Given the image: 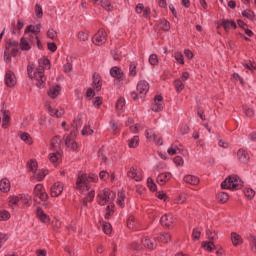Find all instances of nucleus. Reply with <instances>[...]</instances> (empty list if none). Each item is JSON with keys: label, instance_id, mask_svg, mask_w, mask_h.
Segmentation results:
<instances>
[{"label": "nucleus", "instance_id": "3", "mask_svg": "<svg viewBox=\"0 0 256 256\" xmlns=\"http://www.w3.org/2000/svg\"><path fill=\"white\" fill-rule=\"evenodd\" d=\"M81 126H82V121H81V118L78 117L72 125L73 129L71 130V133L64 135L66 146L71 148L74 151L78 149V144L76 143L75 139L78 134V128Z\"/></svg>", "mask_w": 256, "mask_h": 256}, {"label": "nucleus", "instance_id": "7", "mask_svg": "<svg viewBox=\"0 0 256 256\" xmlns=\"http://www.w3.org/2000/svg\"><path fill=\"white\" fill-rule=\"evenodd\" d=\"M97 46L103 45L107 41V33L104 30H99L92 39Z\"/></svg>", "mask_w": 256, "mask_h": 256}, {"label": "nucleus", "instance_id": "31", "mask_svg": "<svg viewBox=\"0 0 256 256\" xmlns=\"http://www.w3.org/2000/svg\"><path fill=\"white\" fill-rule=\"evenodd\" d=\"M51 147L55 151H59V149L61 148V139L59 137H55L51 142Z\"/></svg>", "mask_w": 256, "mask_h": 256}, {"label": "nucleus", "instance_id": "20", "mask_svg": "<svg viewBox=\"0 0 256 256\" xmlns=\"http://www.w3.org/2000/svg\"><path fill=\"white\" fill-rule=\"evenodd\" d=\"M9 202V206L13 209L17 208V207H21V201H20V196H11L8 199Z\"/></svg>", "mask_w": 256, "mask_h": 256}, {"label": "nucleus", "instance_id": "6", "mask_svg": "<svg viewBox=\"0 0 256 256\" xmlns=\"http://www.w3.org/2000/svg\"><path fill=\"white\" fill-rule=\"evenodd\" d=\"M18 51H19L18 43L16 41L10 40L9 42H7L6 50L4 53L5 61L10 62L11 61L10 54H12V56H16Z\"/></svg>", "mask_w": 256, "mask_h": 256}, {"label": "nucleus", "instance_id": "4", "mask_svg": "<svg viewBox=\"0 0 256 256\" xmlns=\"http://www.w3.org/2000/svg\"><path fill=\"white\" fill-rule=\"evenodd\" d=\"M115 197H116V194L113 191H111L109 189H105L98 194L97 201L102 206H104L106 204L114 205L113 201H114Z\"/></svg>", "mask_w": 256, "mask_h": 256}, {"label": "nucleus", "instance_id": "44", "mask_svg": "<svg viewBox=\"0 0 256 256\" xmlns=\"http://www.w3.org/2000/svg\"><path fill=\"white\" fill-rule=\"evenodd\" d=\"M242 16L245 17V18H247V19H249V20H253L254 17H255V14H254V12L251 11V10H244V11L242 12Z\"/></svg>", "mask_w": 256, "mask_h": 256}, {"label": "nucleus", "instance_id": "24", "mask_svg": "<svg viewBox=\"0 0 256 256\" xmlns=\"http://www.w3.org/2000/svg\"><path fill=\"white\" fill-rule=\"evenodd\" d=\"M110 74L112 77L117 78V79H122L124 77V74L119 67H113L110 70Z\"/></svg>", "mask_w": 256, "mask_h": 256}, {"label": "nucleus", "instance_id": "42", "mask_svg": "<svg viewBox=\"0 0 256 256\" xmlns=\"http://www.w3.org/2000/svg\"><path fill=\"white\" fill-rule=\"evenodd\" d=\"M171 240V235L169 233H162L160 235V238H158V241L162 243H168Z\"/></svg>", "mask_w": 256, "mask_h": 256}, {"label": "nucleus", "instance_id": "21", "mask_svg": "<svg viewBox=\"0 0 256 256\" xmlns=\"http://www.w3.org/2000/svg\"><path fill=\"white\" fill-rule=\"evenodd\" d=\"M237 159L242 163H247L249 161V154L243 149H240L237 151Z\"/></svg>", "mask_w": 256, "mask_h": 256}, {"label": "nucleus", "instance_id": "43", "mask_svg": "<svg viewBox=\"0 0 256 256\" xmlns=\"http://www.w3.org/2000/svg\"><path fill=\"white\" fill-rule=\"evenodd\" d=\"M243 193L248 199H253L255 196V191L253 189L246 188Z\"/></svg>", "mask_w": 256, "mask_h": 256}, {"label": "nucleus", "instance_id": "18", "mask_svg": "<svg viewBox=\"0 0 256 256\" xmlns=\"http://www.w3.org/2000/svg\"><path fill=\"white\" fill-rule=\"evenodd\" d=\"M146 138L150 141L156 142L158 145H162V139L158 138L157 135L152 130H146Z\"/></svg>", "mask_w": 256, "mask_h": 256}, {"label": "nucleus", "instance_id": "46", "mask_svg": "<svg viewBox=\"0 0 256 256\" xmlns=\"http://www.w3.org/2000/svg\"><path fill=\"white\" fill-rule=\"evenodd\" d=\"M124 106H125V99L124 98H120L117 103H116V109L118 111H122L124 109Z\"/></svg>", "mask_w": 256, "mask_h": 256}, {"label": "nucleus", "instance_id": "60", "mask_svg": "<svg viewBox=\"0 0 256 256\" xmlns=\"http://www.w3.org/2000/svg\"><path fill=\"white\" fill-rule=\"evenodd\" d=\"M103 231L106 233V234H110L112 232V226L111 224L109 223H104L103 224Z\"/></svg>", "mask_w": 256, "mask_h": 256}, {"label": "nucleus", "instance_id": "25", "mask_svg": "<svg viewBox=\"0 0 256 256\" xmlns=\"http://www.w3.org/2000/svg\"><path fill=\"white\" fill-rule=\"evenodd\" d=\"M10 181L8 179H2L0 181V191L7 193L10 191Z\"/></svg>", "mask_w": 256, "mask_h": 256}, {"label": "nucleus", "instance_id": "48", "mask_svg": "<svg viewBox=\"0 0 256 256\" xmlns=\"http://www.w3.org/2000/svg\"><path fill=\"white\" fill-rule=\"evenodd\" d=\"M160 29L168 31L170 29V23L167 20L160 21Z\"/></svg>", "mask_w": 256, "mask_h": 256}, {"label": "nucleus", "instance_id": "2", "mask_svg": "<svg viewBox=\"0 0 256 256\" xmlns=\"http://www.w3.org/2000/svg\"><path fill=\"white\" fill-rule=\"evenodd\" d=\"M50 69V61L48 59L39 60V68L36 72H34L33 65L28 66V75L29 77L36 81V85L39 88H43L45 86L46 77L44 76V70Z\"/></svg>", "mask_w": 256, "mask_h": 256}, {"label": "nucleus", "instance_id": "15", "mask_svg": "<svg viewBox=\"0 0 256 256\" xmlns=\"http://www.w3.org/2000/svg\"><path fill=\"white\" fill-rule=\"evenodd\" d=\"M61 94V87L59 85H53L48 91V96L52 99H56Z\"/></svg>", "mask_w": 256, "mask_h": 256}, {"label": "nucleus", "instance_id": "35", "mask_svg": "<svg viewBox=\"0 0 256 256\" xmlns=\"http://www.w3.org/2000/svg\"><path fill=\"white\" fill-rule=\"evenodd\" d=\"M2 114H3V124H2V127L3 128H7L8 127V124L10 122V117H9V112H6V111H2Z\"/></svg>", "mask_w": 256, "mask_h": 256}, {"label": "nucleus", "instance_id": "19", "mask_svg": "<svg viewBox=\"0 0 256 256\" xmlns=\"http://www.w3.org/2000/svg\"><path fill=\"white\" fill-rule=\"evenodd\" d=\"M220 25H222V27H224V31H226V32H229V30L231 28H234V29L237 28L236 23L232 20L222 19V23H220Z\"/></svg>", "mask_w": 256, "mask_h": 256}, {"label": "nucleus", "instance_id": "27", "mask_svg": "<svg viewBox=\"0 0 256 256\" xmlns=\"http://www.w3.org/2000/svg\"><path fill=\"white\" fill-rule=\"evenodd\" d=\"M126 194L125 192L121 191L118 193V199H117V204L120 206V207H124L125 206V203H126Z\"/></svg>", "mask_w": 256, "mask_h": 256}, {"label": "nucleus", "instance_id": "34", "mask_svg": "<svg viewBox=\"0 0 256 256\" xmlns=\"http://www.w3.org/2000/svg\"><path fill=\"white\" fill-rule=\"evenodd\" d=\"M21 49L24 51H29L31 49L30 41L28 39L23 38L21 40Z\"/></svg>", "mask_w": 256, "mask_h": 256}, {"label": "nucleus", "instance_id": "56", "mask_svg": "<svg viewBox=\"0 0 256 256\" xmlns=\"http://www.w3.org/2000/svg\"><path fill=\"white\" fill-rule=\"evenodd\" d=\"M94 131L91 129L90 126H85L82 130V135H92Z\"/></svg>", "mask_w": 256, "mask_h": 256}, {"label": "nucleus", "instance_id": "26", "mask_svg": "<svg viewBox=\"0 0 256 256\" xmlns=\"http://www.w3.org/2000/svg\"><path fill=\"white\" fill-rule=\"evenodd\" d=\"M37 217L43 222L48 223L50 221L49 216L41 209H37Z\"/></svg>", "mask_w": 256, "mask_h": 256}, {"label": "nucleus", "instance_id": "47", "mask_svg": "<svg viewBox=\"0 0 256 256\" xmlns=\"http://www.w3.org/2000/svg\"><path fill=\"white\" fill-rule=\"evenodd\" d=\"M148 62H150V65L156 66L159 63L157 55L156 54L150 55V58L148 59Z\"/></svg>", "mask_w": 256, "mask_h": 256}, {"label": "nucleus", "instance_id": "12", "mask_svg": "<svg viewBox=\"0 0 256 256\" xmlns=\"http://www.w3.org/2000/svg\"><path fill=\"white\" fill-rule=\"evenodd\" d=\"M164 104H163V97L162 96H156L154 98V104H152V111L154 112H160L163 110Z\"/></svg>", "mask_w": 256, "mask_h": 256}, {"label": "nucleus", "instance_id": "10", "mask_svg": "<svg viewBox=\"0 0 256 256\" xmlns=\"http://www.w3.org/2000/svg\"><path fill=\"white\" fill-rule=\"evenodd\" d=\"M149 83L147 81H140L138 82V85H137V91H138V94L140 95V98H144L147 94V92L149 91Z\"/></svg>", "mask_w": 256, "mask_h": 256}, {"label": "nucleus", "instance_id": "59", "mask_svg": "<svg viewBox=\"0 0 256 256\" xmlns=\"http://www.w3.org/2000/svg\"><path fill=\"white\" fill-rule=\"evenodd\" d=\"M35 12H36V16L38 18H42V16H43V9H42V7L40 5H38V4L36 5Z\"/></svg>", "mask_w": 256, "mask_h": 256}, {"label": "nucleus", "instance_id": "28", "mask_svg": "<svg viewBox=\"0 0 256 256\" xmlns=\"http://www.w3.org/2000/svg\"><path fill=\"white\" fill-rule=\"evenodd\" d=\"M231 238L232 244H234V246H238L243 243L242 237L235 232H232Z\"/></svg>", "mask_w": 256, "mask_h": 256}, {"label": "nucleus", "instance_id": "49", "mask_svg": "<svg viewBox=\"0 0 256 256\" xmlns=\"http://www.w3.org/2000/svg\"><path fill=\"white\" fill-rule=\"evenodd\" d=\"M93 86L99 91L101 88V83H100V79L99 76L94 75L93 77Z\"/></svg>", "mask_w": 256, "mask_h": 256}, {"label": "nucleus", "instance_id": "58", "mask_svg": "<svg viewBox=\"0 0 256 256\" xmlns=\"http://www.w3.org/2000/svg\"><path fill=\"white\" fill-rule=\"evenodd\" d=\"M136 68H137L136 63H131V65H130V76H132V77L136 76V74H137Z\"/></svg>", "mask_w": 256, "mask_h": 256}, {"label": "nucleus", "instance_id": "11", "mask_svg": "<svg viewBox=\"0 0 256 256\" xmlns=\"http://www.w3.org/2000/svg\"><path fill=\"white\" fill-rule=\"evenodd\" d=\"M63 190H64V185L61 182H56L51 187V196L52 197H58L59 195L62 194Z\"/></svg>", "mask_w": 256, "mask_h": 256}, {"label": "nucleus", "instance_id": "57", "mask_svg": "<svg viewBox=\"0 0 256 256\" xmlns=\"http://www.w3.org/2000/svg\"><path fill=\"white\" fill-rule=\"evenodd\" d=\"M200 235H201V231L199 228H196V229H194V231H192V238L194 240H199Z\"/></svg>", "mask_w": 256, "mask_h": 256}, {"label": "nucleus", "instance_id": "13", "mask_svg": "<svg viewBox=\"0 0 256 256\" xmlns=\"http://www.w3.org/2000/svg\"><path fill=\"white\" fill-rule=\"evenodd\" d=\"M175 222V219L171 214H166L160 218V223H162L163 226L170 228L173 223Z\"/></svg>", "mask_w": 256, "mask_h": 256}, {"label": "nucleus", "instance_id": "38", "mask_svg": "<svg viewBox=\"0 0 256 256\" xmlns=\"http://www.w3.org/2000/svg\"><path fill=\"white\" fill-rule=\"evenodd\" d=\"M142 246H144L148 249H153L155 247V244L146 237V238L142 239Z\"/></svg>", "mask_w": 256, "mask_h": 256}, {"label": "nucleus", "instance_id": "39", "mask_svg": "<svg viewBox=\"0 0 256 256\" xmlns=\"http://www.w3.org/2000/svg\"><path fill=\"white\" fill-rule=\"evenodd\" d=\"M181 152V150L178 148V146L176 145H172L170 146V148L168 149V155L173 156L176 154H179Z\"/></svg>", "mask_w": 256, "mask_h": 256}, {"label": "nucleus", "instance_id": "17", "mask_svg": "<svg viewBox=\"0 0 256 256\" xmlns=\"http://www.w3.org/2000/svg\"><path fill=\"white\" fill-rule=\"evenodd\" d=\"M172 178V174L171 173H162L160 175H158V177H156V182H158V184L160 185H165L170 179Z\"/></svg>", "mask_w": 256, "mask_h": 256}, {"label": "nucleus", "instance_id": "51", "mask_svg": "<svg viewBox=\"0 0 256 256\" xmlns=\"http://www.w3.org/2000/svg\"><path fill=\"white\" fill-rule=\"evenodd\" d=\"M20 138H21L23 141H25L27 144H31V143H32V139H31L30 135L27 134V133H21V134H20Z\"/></svg>", "mask_w": 256, "mask_h": 256}, {"label": "nucleus", "instance_id": "53", "mask_svg": "<svg viewBox=\"0 0 256 256\" xmlns=\"http://www.w3.org/2000/svg\"><path fill=\"white\" fill-rule=\"evenodd\" d=\"M148 189H150V191L157 190V185L154 183L152 178H148Z\"/></svg>", "mask_w": 256, "mask_h": 256}, {"label": "nucleus", "instance_id": "36", "mask_svg": "<svg viewBox=\"0 0 256 256\" xmlns=\"http://www.w3.org/2000/svg\"><path fill=\"white\" fill-rule=\"evenodd\" d=\"M100 5L107 11L113 10V6L109 0H101Z\"/></svg>", "mask_w": 256, "mask_h": 256}, {"label": "nucleus", "instance_id": "29", "mask_svg": "<svg viewBox=\"0 0 256 256\" xmlns=\"http://www.w3.org/2000/svg\"><path fill=\"white\" fill-rule=\"evenodd\" d=\"M48 112L51 116L57 118H60L64 114L63 110L53 109L51 106L48 107Z\"/></svg>", "mask_w": 256, "mask_h": 256}, {"label": "nucleus", "instance_id": "54", "mask_svg": "<svg viewBox=\"0 0 256 256\" xmlns=\"http://www.w3.org/2000/svg\"><path fill=\"white\" fill-rule=\"evenodd\" d=\"M139 145V137L135 136L130 142H129V146L131 148H136Z\"/></svg>", "mask_w": 256, "mask_h": 256}, {"label": "nucleus", "instance_id": "62", "mask_svg": "<svg viewBox=\"0 0 256 256\" xmlns=\"http://www.w3.org/2000/svg\"><path fill=\"white\" fill-rule=\"evenodd\" d=\"M112 55L114 57V60L116 61H119L121 59V52L118 49L112 51Z\"/></svg>", "mask_w": 256, "mask_h": 256}, {"label": "nucleus", "instance_id": "16", "mask_svg": "<svg viewBox=\"0 0 256 256\" xmlns=\"http://www.w3.org/2000/svg\"><path fill=\"white\" fill-rule=\"evenodd\" d=\"M56 152H53L49 155V160L57 166L61 160H62V154L60 153L59 150H55Z\"/></svg>", "mask_w": 256, "mask_h": 256}, {"label": "nucleus", "instance_id": "8", "mask_svg": "<svg viewBox=\"0 0 256 256\" xmlns=\"http://www.w3.org/2000/svg\"><path fill=\"white\" fill-rule=\"evenodd\" d=\"M34 194L41 201H46L48 199V194L42 184L36 185V187L34 189Z\"/></svg>", "mask_w": 256, "mask_h": 256}, {"label": "nucleus", "instance_id": "32", "mask_svg": "<svg viewBox=\"0 0 256 256\" xmlns=\"http://www.w3.org/2000/svg\"><path fill=\"white\" fill-rule=\"evenodd\" d=\"M202 248L208 252H212L215 249V245L212 241L202 242Z\"/></svg>", "mask_w": 256, "mask_h": 256}, {"label": "nucleus", "instance_id": "63", "mask_svg": "<svg viewBox=\"0 0 256 256\" xmlns=\"http://www.w3.org/2000/svg\"><path fill=\"white\" fill-rule=\"evenodd\" d=\"M113 207L114 205H108L107 206V209H106V214H105V218L106 219H109L111 214H112V211H113Z\"/></svg>", "mask_w": 256, "mask_h": 256}, {"label": "nucleus", "instance_id": "37", "mask_svg": "<svg viewBox=\"0 0 256 256\" xmlns=\"http://www.w3.org/2000/svg\"><path fill=\"white\" fill-rule=\"evenodd\" d=\"M174 88H176V92L179 93V92L183 91L185 86L180 79H176V81H174Z\"/></svg>", "mask_w": 256, "mask_h": 256}, {"label": "nucleus", "instance_id": "33", "mask_svg": "<svg viewBox=\"0 0 256 256\" xmlns=\"http://www.w3.org/2000/svg\"><path fill=\"white\" fill-rule=\"evenodd\" d=\"M247 239L249 240L250 242V245H251V251L253 252H256V237L252 234H249L247 236Z\"/></svg>", "mask_w": 256, "mask_h": 256}, {"label": "nucleus", "instance_id": "1", "mask_svg": "<svg viewBox=\"0 0 256 256\" xmlns=\"http://www.w3.org/2000/svg\"><path fill=\"white\" fill-rule=\"evenodd\" d=\"M98 177L96 175L88 176L87 174L79 173L75 188L80 192L87 194L86 199L84 200V205L87 206V201H93L95 197V191L91 189L89 183L97 182Z\"/></svg>", "mask_w": 256, "mask_h": 256}, {"label": "nucleus", "instance_id": "40", "mask_svg": "<svg viewBox=\"0 0 256 256\" xmlns=\"http://www.w3.org/2000/svg\"><path fill=\"white\" fill-rule=\"evenodd\" d=\"M28 168H29V170H30L31 172L36 173L37 168H38L37 162H36L35 160H30V161L28 162Z\"/></svg>", "mask_w": 256, "mask_h": 256}, {"label": "nucleus", "instance_id": "30", "mask_svg": "<svg viewBox=\"0 0 256 256\" xmlns=\"http://www.w3.org/2000/svg\"><path fill=\"white\" fill-rule=\"evenodd\" d=\"M40 28H41L40 24L36 25V26L30 25L26 29V34L33 33V34L37 35L40 32Z\"/></svg>", "mask_w": 256, "mask_h": 256}, {"label": "nucleus", "instance_id": "52", "mask_svg": "<svg viewBox=\"0 0 256 256\" xmlns=\"http://www.w3.org/2000/svg\"><path fill=\"white\" fill-rule=\"evenodd\" d=\"M48 174V171L47 170H41L39 171L38 174L35 175V177L39 180V181H42L45 176Z\"/></svg>", "mask_w": 256, "mask_h": 256}, {"label": "nucleus", "instance_id": "22", "mask_svg": "<svg viewBox=\"0 0 256 256\" xmlns=\"http://www.w3.org/2000/svg\"><path fill=\"white\" fill-rule=\"evenodd\" d=\"M184 182L190 185H198L200 182V179L194 175H186L184 176Z\"/></svg>", "mask_w": 256, "mask_h": 256}, {"label": "nucleus", "instance_id": "61", "mask_svg": "<svg viewBox=\"0 0 256 256\" xmlns=\"http://www.w3.org/2000/svg\"><path fill=\"white\" fill-rule=\"evenodd\" d=\"M206 235H208V238L211 239V240L217 239V234L213 230L206 231Z\"/></svg>", "mask_w": 256, "mask_h": 256}, {"label": "nucleus", "instance_id": "9", "mask_svg": "<svg viewBox=\"0 0 256 256\" xmlns=\"http://www.w3.org/2000/svg\"><path fill=\"white\" fill-rule=\"evenodd\" d=\"M128 177H130L131 179H134L135 181L139 182V181H142V179H143V172H142L141 169H138L137 167H132L128 171Z\"/></svg>", "mask_w": 256, "mask_h": 256}, {"label": "nucleus", "instance_id": "41", "mask_svg": "<svg viewBox=\"0 0 256 256\" xmlns=\"http://www.w3.org/2000/svg\"><path fill=\"white\" fill-rule=\"evenodd\" d=\"M127 225L130 229H134L135 227H137L138 222L136 221L134 216H130Z\"/></svg>", "mask_w": 256, "mask_h": 256}, {"label": "nucleus", "instance_id": "14", "mask_svg": "<svg viewBox=\"0 0 256 256\" xmlns=\"http://www.w3.org/2000/svg\"><path fill=\"white\" fill-rule=\"evenodd\" d=\"M5 83L8 87H13L17 83L15 74L11 71H8L5 76Z\"/></svg>", "mask_w": 256, "mask_h": 256}, {"label": "nucleus", "instance_id": "23", "mask_svg": "<svg viewBox=\"0 0 256 256\" xmlns=\"http://www.w3.org/2000/svg\"><path fill=\"white\" fill-rule=\"evenodd\" d=\"M21 206L29 207L32 203V197L28 194H24L20 196Z\"/></svg>", "mask_w": 256, "mask_h": 256}, {"label": "nucleus", "instance_id": "55", "mask_svg": "<svg viewBox=\"0 0 256 256\" xmlns=\"http://www.w3.org/2000/svg\"><path fill=\"white\" fill-rule=\"evenodd\" d=\"M174 58L176 59V61L180 64H184V57L181 53L176 52L174 53Z\"/></svg>", "mask_w": 256, "mask_h": 256}, {"label": "nucleus", "instance_id": "5", "mask_svg": "<svg viewBox=\"0 0 256 256\" xmlns=\"http://www.w3.org/2000/svg\"><path fill=\"white\" fill-rule=\"evenodd\" d=\"M242 187V181L237 176H230L222 182V188L230 190H238Z\"/></svg>", "mask_w": 256, "mask_h": 256}, {"label": "nucleus", "instance_id": "64", "mask_svg": "<svg viewBox=\"0 0 256 256\" xmlns=\"http://www.w3.org/2000/svg\"><path fill=\"white\" fill-rule=\"evenodd\" d=\"M174 164H176V166H183L184 164L183 158L180 156H176V158H174Z\"/></svg>", "mask_w": 256, "mask_h": 256}, {"label": "nucleus", "instance_id": "45", "mask_svg": "<svg viewBox=\"0 0 256 256\" xmlns=\"http://www.w3.org/2000/svg\"><path fill=\"white\" fill-rule=\"evenodd\" d=\"M229 200V195L225 192L218 194V201L226 203Z\"/></svg>", "mask_w": 256, "mask_h": 256}, {"label": "nucleus", "instance_id": "50", "mask_svg": "<svg viewBox=\"0 0 256 256\" xmlns=\"http://www.w3.org/2000/svg\"><path fill=\"white\" fill-rule=\"evenodd\" d=\"M10 218V213L6 210L0 211V221H5Z\"/></svg>", "mask_w": 256, "mask_h": 256}]
</instances>
